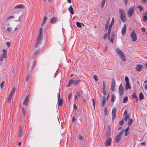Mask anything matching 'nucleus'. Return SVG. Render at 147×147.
<instances>
[{"label": "nucleus", "mask_w": 147, "mask_h": 147, "mask_svg": "<svg viewBox=\"0 0 147 147\" xmlns=\"http://www.w3.org/2000/svg\"><path fill=\"white\" fill-rule=\"evenodd\" d=\"M58 21V19L57 17H53L50 20V23L51 24H55Z\"/></svg>", "instance_id": "9b49d317"}, {"label": "nucleus", "mask_w": 147, "mask_h": 147, "mask_svg": "<svg viewBox=\"0 0 147 147\" xmlns=\"http://www.w3.org/2000/svg\"><path fill=\"white\" fill-rule=\"evenodd\" d=\"M106 1V0H102L101 3V6L102 8H103L104 6L105 3Z\"/></svg>", "instance_id": "473e14b6"}, {"label": "nucleus", "mask_w": 147, "mask_h": 147, "mask_svg": "<svg viewBox=\"0 0 147 147\" xmlns=\"http://www.w3.org/2000/svg\"><path fill=\"white\" fill-rule=\"evenodd\" d=\"M115 32L114 31L112 32L111 34V36L110 37V35L109 36V39L110 40L111 42L113 43V38L115 37Z\"/></svg>", "instance_id": "2eb2a0df"}, {"label": "nucleus", "mask_w": 147, "mask_h": 147, "mask_svg": "<svg viewBox=\"0 0 147 147\" xmlns=\"http://www.w3.org/2000/svg\"><path fill=\"white\" fill-rule=\"evenodd\" d=\"M116 99V96L114 93H113L112 94L111 99V102H114Z\"/></svg>", "instance_id": "5701e85b"}, {"label": "nucleus", "mask_w": 147, "mask_h": 147, "mask_svg": "<svg viewBox=\"0 0 147 147\" xmlns=\"http://www.w3.org/2000/svg\"><path fill=\"white\" fill-rule=\"evenodd\" d=\"M124 122L123 120L121 121L119 123V125L121 126H122L123 125Z\"/></svg>", "instance_id": "864d4df0"}, {"label": "nucleus", "mask_w": 147, "mask_h": 147, "mask_svg": "<svg viewBox=\"0 0 147 147\" xmlns=\"http://www.w3.org/2000/svg\"><path fill=\"white\" fill-rule=\"evenodd\" d=\"M109 23L107 22V23L105 25V31H107V30L108 28L109 27Z\"/></svg>", "instance_id": "58836bf2"}, {"label": "nucleus", "mask_w": 147, "mask_h": 147, "mask_svg": "<svg viewBox=\"0 0 147 147\" xmlns=\"http://www.w3.org/2000/svg\"><path fill=\"white\" fill-rule=\"evenodd\" d=\"M73 9V8L71 5H70L69 7L68 8V10L70 12V13L72 15L74 14Z\"/></svg>", "instance_id": "412c9836"}, {"label": "nucleus", "mask_w": 147, "mask_h": 147, "mask_svg": "<svg viewBox=\"0 0 147 147\" xmlns=\"http://www.w3.org/2000/svg\"><path fill=\"white\" fill-rule=\"evenodd\" d=\"M115 86H111V90L113 91H114V88H115Z\"/></svg>", "instance_id": "13d9d810"}, {"label": "nucleus", "mask_w": 147, "mask_h": 147, "mask_svg": "<svg viewBox=\"0 0 147 147\" xmlns=\"http://www.w3.org/2000/svg\"><path fill=\"white\" fill-rule=\"evenodd\" d=\"M126 24H124L121 30V34L122 35H123L126 32Z\"/></svg>", "instance_id": "a211bd4d"}, {"label": "nucleus", "mask_w": 147, "mask_h": 147, "mask_svg": "<svg viewBox=\"0 0 147 147\" xmlns=\"http://www.w3.org/2000/svg\"><path fill=\"white\" fill-rule=\"evenodd\" d=\"M81 81V80H74L72 79H70L69 81L67 86L69 87L72 85H73L75 86H76L80 84Z\"/></svg>", "instance_id": "7ed1b4c3"}, {"label": "nucleus", "mask_w": 147, "mask_h": 147, "mask_svg": "<svg viewBox=\"0 0 147 147\" xmlns=\"http://www.w3.org/2000/svg\"><path fill=\"white\" fill-rule=\"evenodd\" d=\"M124 129L122 130L119 133L118 135L116 136L115 142L117 143L119 142L121 138V135L123 133Z\"/></svg>", "instance_id": "20e7f679"}, {"label": "nucleus", "mask_w": 147, "mask_h": 147, "mask_svg": "<svg viewBox=\"0 0 147 147\" xmlns=\"http://www.w3.org/2000/svg\"><path fill=\"white\" fill-rule=\"evenodd\" d=\"M47 20V17L46 16H45L43 18L42 23L41 24V26H43L44 24L45 23Z\"/></svg>", "instance_id": "a878e982"}, {"label": "nucleus", "mask_w": 147, "mask_h": 147, "mask_svg": "<svg viewBox=\"0 0 147 147\" xmlns=\"http://www.w3.org/2000/svg\"><path fill=\"white\" fill-rule=\"evenodd\" d=\"M124 88L123 87L121 84L119 86V93L120 96H122L124 92Z\"/></svg>", "instance_id": "6e6552de"}, {"label": "nucleus", "mask_w": 147, "mask_h": 147, "mask_svg": "<svg viewBox=\"0 0 147 147\" xmlns=\"http://www.w3.org/2000/svg\"><path fill=\"white\" fill-rule=\"evenodd\" d=\"M35 64H36V62L35 61H34L32 63V68H33V67L34 66Z\"/></svg>", "instance_id": "0e129e2a"}, {"label": "nucleus", "mask_w": 147, "mask_h": 147, "mask_svg": "<svg viewBox=\"0 0 147 147\" xmlns=\"http://www.w3.org/2000/svg\"><path fill=\"white\" fill-rule=\"evenodd\" d=\"M128 101V97H125L123 98V103H125L127 102Z\"/></svg>", "instance_id": "7c9ffc66"}, {"label": "nucleus", "mask_w": 147, "mask_h": 147, "mask_svg": "<svg viewBox=\"0 0 147 147\" xmlns=\"http://www.w3.org/2000/svg\"><path fill=\"white\" fill-rule=\"evenodd\" d=\"M132 98H136L137 97L136 96V94L135 93H134L132 95Z\"/></svg>", "instance_id": "de8ad7c7"}, {"label": "nucleus", "mask_w": 147, "mask_h": 147, "mask_svg": "<svg viewBox=\"0 0 147 147\" xmlns=\"http://www.w3.org/2000/svg\"><path fill=\"white\" fill-rule=\"evenodd\" d=\"M143 67L142 65L141 64L138 65L135 67V70L138 72H140Z\"/></svg>", "instance_id": "dca6fc26"}, {"label": "nucleus", "mask_w": 147, "mask_h": 147, "mask_svg": "<svg viewBox=\"0 0 147 147\" xmlns=\"http://www.w3.org/2000/svg\"><path fill=\"white\" fill-rule=\"evenodd\" d=\"M93 77H94V80L96 81H98V76H97V75H94V76Z\"/></svg>", "instance_id": "a18cd8bd"}, {"label": "nucleus", "mask_w": 147, "mask_h": 147, "mask_svg": "<svg viewBox=\"0 0 147 147\" xmlns=\"http://www.w3.org/2000/svg\"><path fill=\"white\" fill-rule=\"evenodd\" d=\"M133 121V120L132 119H129L128 120L127 122V124L129 126H130L132 124Z\"/></svg>", "instance_id": "b1692460"}, {"label": "nucleus", "mask_w": 147, "mask_h": 147, "mask_svg": "<svg viewBox=\"0 0 147 147\" xmlns=\"http://www.w3.org/2000/svg\"><path fill=\"white\" fill-rule=\"evenodd\" d=\"M102 92L103 93L104 95H105L106 94V91L105 90V89H104V90H102Z\"/></svg>", "instance_id": "052dcab7"}, {"label": "nucleus", "mask_w": 147, "mask_h": 147, "mask_svg": "<svg viewBox=\"0 0 147 147\" xmlns=\"http://www.w3.org/2000/svg\"><path fill=\"white\" fill-rule=\"evenodd\" d=\"M6 58V56L1 55L0 56V61H2L3 60V58Z\"/></svg>", "instance_id": "2f4dec72"}, {"label": "nucleus", "mask_w": 147, "mask_h": 147, "mask_svg": "<svg viewBox=\"0 0 147 147\" xmlns=\"http://www.w3.org/2000/svg\"><path fill=\"white\" fill-rule=\"evenodd\" d=\"M11 45V43L10 42H6V45L7 47H9Z\"/></svg>", "instance_id": "5fc2aeb1"}, {"label": "nucleus", "mask_w": 147, "mask_h": 147, "mask_svg": "<svg viewBox=\"0 0 147 147\" xmlns=\"http://www.w3.org/2000/svg\"><path fill=\"white\" fill-rule=\"evenodd\" d=\"M7 50L3 49V54L2 55H3L7 56Z\"/></svg>", "instance_id": "c756f323"}, {"label": "nucleus", "mask_w": 147, "mask_h": 147, "mask_svg": "<svg viewBox=\"0 0 147 147\" xmlns=\"http://www.w3.org/2000/svg\"><path fill=\"white\" fill-rule=\"evenodd\" d=\"M135 9L133 6H132L127 11V14L129 17H131L134 12Z\"/></svg>", "instance_id": "423d86ee"}, {"label": "nucleus", "mask_w": 147, "mask_h": 147, "mask_svg": "<svg viewBox=\"0 0 147 147\" xmlns=\"http://www.w3.org/2000/svg\"><path fill=\"white\" fill-rule=\"evenodd\" d=\"M120 18L121 20L123 22H125L126 20V14L125 13H121Z\"/></svg>", "instance_id": "1a4fd4ad"}, {"label": "nucleus", "mask_w": 147, "mask_h": 147, "mask_svg": "<svg viewBox=\"0 0 147 147\" xmlns=\"http://www.w3.org/2000/svg\"><path fill=\"white\" fill-rule=\"evenodd\" d=\"M76 25H77V26L78 27V28H81V27H82V26H81V24L79 22H76Z\"/></svg>", "instance_id": "72a5a7b5"}, {"label": "nucleus", "mask_w": 147, "mask_h": 147, "mask_svg": "<svg viewBox=\"0 0 147 147\" xmlns=\"http://www.w3.org/2000/svg\"><path fill=\"white\" fill-rule=\"evenodd\" d=\"M104 113H105V116H106L108 114L107 113V107H106L104 109Z\"/></svg>", "instance_id": "ea45409f"}, {"label": "nucleus", "mask_w": 147, "mask_h": 147, "mask_svg": "<svg viewBox=\"0 0 147 147\" xmlns=\"http://www.w3.org/2000/svg\"><path fill=\"white\" fill-rule=\"evenodd\" d=\"M39 35L37 40V41L35 44L34 46L35 48H37L40 43L42 38V28H40L39 30Z\"/></svg>", "instance_id": "f257e3e1"}, {"label": "nucleus", "mask_w": 147, "mask_h": 147, "mask_svg": "<svg viewBox=\"0 0 147 147\" xmlns=\"http://www.w3.org/2000/svg\"><path fill=\"white\" fill-rule=\"evenodd\" d=\"M124 1L125 2V5H126L127 3L128 0H124Z\"/></svg>", "instance_id": "338daca9"}, {"label": "nucleus", "mask_w": 147, "mask_h": 147, "mask_svg": "<svg viewBox=\"0 0 147 147\" xmlns=\"http://www.w3.org/2000/svg\"><path fill=\"white\" fill-rule=\"evenodd\" d=\"M125 80L126 82V83H129V79L127 76L125 77Z\"/></svg>", "instance_id": "e433bc0d"}, {"label": "nucleus", "mask_w": 147, "mask_h": 147, "mask_svg": "<svg viewBox=\"0 0 147 147\" xmlns=\"http://www.w3.org/2000/svg\"><path fill=\"white\" fill-rule=\"evenodd\" d=\"M72 96L71 93H70L68 96V99L69 100H70L71 97Z\"/></svg>", "instance_id": "3c124183"}, {"label": "nucleus", "mask_w": 147, "mask_h": 147, "mask_svg": "<svg viewBox=\"0 0 147 147\" xmlns=\"http://www.w3.org/2000/svg\"><path fill=\"white\" fill-rule=\"evenodd\" d=\"M58 105L61 107L63 104V99L62 98H59V99H58Z\"/></svg>", "instance_id": "4be33fe9"}, {"label": "nucleus", "mask_w": 147, "mask_h": 147, "mask_svg": "<svg viewBox=\"0 0 147 147\" xmlns=\"http://www.w3.org/2000/svg\"><path fill=\"white\" fill-rule=\"evenodd\" d=\"M114 17H113L111 23L108 27V30L107 33L108 37V39H109V36L111 33V29L114 23Z\"/></svg>", "instance_id": "39448f33"}, {"label": "nucleus", "mask_w": 147, "mask_h": 147, "mask_svg": "<svg viewBox=\"0 0 147 147\" xmlns=\"http://www.w3.org/2000/svg\"><path fill=\"white\" fill-rule=\"evenodd\" d=\"M22 109L23 111L24 116V117H25L26 115V111L23 107H22Z\"/></svg>", "instance_id": "37998d69"}, {"label": "nucleus", "mask_w": 147, "mask_h": 147, "mask_svg": "<svg viewBox=\"0 0 147 147\" xmlns=\"http://www.w3.org/2000/svg\"><path fill=\"white\" fill-rule=\"evenodd\" d=\"M7 31L8 32H11L12 31V29L11 28L9 27L7 29Z\"/></svg>", "instance_id": "49530a36"}, {"label": "nucleus", "mask_w": 147, "mask_h": 147, "mask_svg": "<svg viewBox=\"0 0 147 147\" xmlns=\"http://www.w3.org/2000/svg\"><path fill=\"white\" fill-rule=\"evenodd\" d=\"M4 84V82L3 81L1 83L0 85V87L1 88V89H2L3 88Z\"/></svg>", "instance_id": "8fccbe9b"}, {"label": "nucleus", "mask_w": 147, "mask_h": 147, "mask_svg": "<svg viewBox=\"0 0 147 147\" xmlns=\"http://www.w3.org/2000/svg\"><path fill=\"white\" fill-rule=\"evenodd\" d=\"M15 88H13L12 89L11 92L9 93V96H8V102L9 103L10 102V100L11 97V96L14 92H15Z\"/></svg>", "instance_id": "ddd939ff"}, {"label": "nucleus", "mask_w": 147, "mask_h": 147, "mask_svg": "<svg viewBox=\"0 0 147 147\" xmlns=\"http://www.w3.org/2000/svg\"><path fill=\"white\" fill-rule=\"evenodd\" d=\"M141 32L143 33L145 32L146 31L145 28L142 27L141 28Z\"/></svg>", "instance_id": "09e8293b"}, {"label": "nucleus", "mask_w": 147, "mask_h": 147, "mask_svg": "<svg viewBox=\"0 0 147 147\" xmlns=\"http://www.w3.org/2000/svg\"><path fill=\"white\" fill-rule=\"evenodd\" d=\"M24 8V6L23 4L16 5L14 7L15 9H22Z\"/></svg>", "instance_id": "6ab92c4d"}, {"label": "nucleus", "mask_w": 147, "mask_h": 147, "mask_svg": "<svg viewBox=\"0 0 147 147\" xmlns=\"http://www.w3.org/2000/svg\"><path fill=\"white\" fill-rule=\"evenodd\" d=\"M111 84L112 86H115V81L114 79H113L112 80Z\"/></svg>", "instance_id": "4c0bfd02"}, {"label": "nucleus", "mask_w": 147, "mask_h": 147, "mask_svg": "<svg viewBox=\"0 0 147 147\" xmlns=\"http://www.w3.org/2000/svg\"><path fill=\"white\" fill-rule=\"evenodd\" d=\"M129 88H130V86L129 85V83H126L125 85V89L126 90H127Z\"/></svg>", "instance_id": "bb28decb"}, {"label": "nucleus", "mask_w": 147, "mask_h": 147, "mask_svg": "<svg viewBox=\"0 0 147 147\" xmlns=\"http://www.w3.org/2000/svg\"><path fill=\"white\" fill-rule=\"evenodd\" d=\"M143 20L144 22L147 21V16H143Z\"/></svg>", "instance_id": "79ce46f5"}, {"label": "nucleus", "mask_w": 147, "mask_h": 147, "mask_svg": "<svg viewBox=\"0 0 147 147\" xmlns=\"http://www.w3.org/2000/svg\"><path fill=\"white\" fill-rule=\"evenodd\" d=\"M111 138L110 137L108 138L105 142V146H109L111 144Z\"/></svg>", "instance_id": "f8f14e48"}, {"label": "nucleus", "mask_w": 147, "mask_h": 147, "mask_svg": "<svg viewBox=\"0 0 147 147\" xmlns=\"http://www.w3.org/2000/svg\"><path fill=\"white\" fill-rule=\"evenodd\" d=\"M78 138L79 139H80V140H82L83 139V137H82V136L81 135H78Z\"/></svg>", "instance_id": "4d7b16f0"}, {"label": "nucleus", "mask_w": 147, "mask_h": 147, "mask_svg": "<svg viewBox=\"0 0 147 147\" xmlns=\"http://www.w3.org/2000/svg\"><path fill=\"white\" fill-rule=\"evenodd\" d=\"M129 129V127H128L126 129H125V132H124V135L125 136H128L129 134V133L128 132V131Z\"/></svg>", "instance_id": "393cba45"}, {"label": "nucleus", "mask_w": 147, "mask_h": 147, "mask_svg": "<svg viewBox=\"0 0 147 147\" xmlns=\"http://www.w3.org/2000/svg\"><path fill=\"white\" fill-rule=\"evenodd\" d=\"M92 101L93 104V106L94 108H95V105H94V98L92 99Z\"/></svg>", "instance_id": "69168bd1"}, {"label": "nucleus", "mask_w": 147, "mask_h": 147, "mask_svg": "<svg viewBox=\"0 0 147 147\" xmlns=\"http://www.w3.org/2000/svg\"><path fill=\"white\" fill-rule=\"evenodd\" d=\"M83 91L81 89L78 90L76 92V94L79 98L81 97Z\"/></svg>", "instance_id": "f3484780"}, {"label": "nucleus", "mask_w": 147, "mask_h": 147, "mask_svg": "<svg viewBox=\"0 0 147 147\" xmlns=\"http://www.w3.org/2000/svg\"><path fill=\"white\" fill-rule=\"evenodd\" d=\"M130 36L133 41H135L136 40L137 36L134 31L133 30L131 32L130 34Z\"/></svg>", "instance_id": "0eeeda50"}, {"label": "nucleus", "mask_w": 147, "mask_h": 147, "mask_svg": "<svg viewBox=\"0 0 147 147\" xmlns=\"http://www.w3.org/2000/svg\"><path fill=\"white\" fill-rule=\"evenodd\" d=\"M105 84L104 82L103 81L102 82V90H104L105 89Z\"/></svg>", "instance_id": "603ef678"}, {"label": "nucleus", "mask_w": 147, "mask_h": 147, "mask_svg": "<svg viewBox=\"0 0 147 147\" xmlns=\"http://www.w3.org/2000/svg\"><path fill=\"white\" fill-rule=\"evenodd\" d=\"M73 107L75 110H76L77 109V107L76 104L74 103V104Z\"/></svg>", "instance_id": "bf43d9fd"}, {"label": "nucleus", "mask_w": 147, "mask_h": 147, "mask_svg": "<svg viewBox=\"0 0 147 147\" xmlns=\"http://www.w3.org/2000/svg\"><path fill=\"white\" fill-rule=\"evenodd\" d=\"M107 132H111V127L110 125H109L107 126Z\"/></svg>", "instance_id": "c9c22d12"}, {"label": "nucleus", "mask_w": 147, "mask_h": 147, "mask_svg": "<svg viewBox=\"0 0 147 147\" xmlns=\"http://www.w3.org/2000/svg\"><path fill=\"white\" fill-rule=\"evenodd\" d=\"M76 118L75 116H74L72 118V121L73 122L75 121Z\"/></svg>", "instance_id": "680f3d73"}, {"label": "nucleus", "mask_w": 147, "mask_h": 147, "mask_svg": "<svg viewBox=\"0 0 147 147\" xmlns=\"http://www.w3.org/2000/svg\"><path fill=\"white\" fill-rule=\"evenodd\" d=\"M109 94H108L106 98V99L107 101H108V100L109 98Z\"/></svg>", "instance_id": "774afa93"}, {"label": "nucleus", "mask_w": 147, "mask_h": 147, "mask_svg": "<svg viewBox=\"0 0 147 147\" xmlns=\"http://www.w3.org/2000/svg\"><path fill=\"white\" fill-rule=\"evenodd\" d=\"M138 9L140 11H142V7L141 6L139 5L138 6Z\"/></svg>", "instance_id": "c03bdc74"}, {"label": "nucleus", "mask_w": 147, "mask_h": 147, "mask_svg": "<svg viewBox=\"0 0 147 147\" xmlns=\"http://www.w3.org/2000/svg\"><path fill=\"white\" fill-rule=\"evenodd\" d=\"M119 11L121 13H125L124 9H119Z\"/></svg>", "instance_id": "a19ab883"}, {"label": "nucleus", "mask_w": 147, "mask_h": 147, "mask_svg": "<svg viewBox=\"0 0 147 147\" xmlns=\"http://www.w3.org/2000/svg\"><path fill=\"white\" fill-rule=\"evenodd\" d=\"M30 96L29 95H27L26 97L23 102V104L27 106L28 105V103L29 100Z\"/></svg>", "instance_id": "4468645a"}, {"label": "nucleus", "mask_w": 147, "mask_h": 147, "mask_svg": "<svg viewBox=\"0 0 147 147\" xmlns=\"http://www.w3.org/2000/svg\"><path fill=\"white\" fill-rule=\"evenodd\" d=\"M40 49H39L36 51L34 53L35 54H37L39 53L40 52Z\"/></svg>", "instance_id": "6e6d98bb"}, {"label": "nucleus", "mask_w": 147, "mask_h": 147, "mask_svg": "<svg viewBox=\"0 0 147 147\" xmlns=\"http://www.w3.org/2000/svg\"><path fill=\"white\" fill-rule=\"evenodd\" d=\"M116 51L118 56L121 60L123 61H126L125 56L123 53L119 48L116 49Z\"/></svg>", "instance_id": "f03ea898"}, {"label": "nucleus", "mask_w": 147, "mask_h": 147, "mask_svg": "<svg viewBox=\"0 0 147 147\" xmlns=\"http://www.w3.org/2000/svg\"><path fill=\"white\" fill-rule=\"evenodd\" d=\"M23 134V129L21 126H20L18 136L19 137H22Z\"/></svg>", "instance_id": "aec40b11"}, {"label": "nucleus", "mask_w": 147, "mask_h": 147, "mask_svg": "<svg viewBox=\"0 0 147 147\" xmlns=\"http://www.w3.org/2000/svg\"><path fill=\"white\" fill-rule=\"evenodd\" d=\"M14 17L13 16H10L8 17V18L7 19V20H9V19L14 18Z\"/></svg>", "instance_id": "e2e57ef3"}, {"label": "nucleus", "mask_w": 147, "mask_h": 147, "mask_svg": "<svg viewBox=\"0 0 147 147\" xmlns=\"http://www.w3.org/2000/svg\"><path fill=\"white\" fill-rule=\"evenodd\" d=\"M144 98V96L142 92H140L139 94V100H141Z\"/></svg>", "instance_id": "c85d7f7f"}, {"label": "nucleus", "mask_w": 147, "mask_h": 147, "mask_svg": "<svg viewBox=\"0 0 147 147\" xmlns=\"http://www.w3.org/2000/svg\"><path fill=\"white\" fill-rule=\"evenodd\" d=\"M105 97H103V100L102 102L101 105L102 107H103L105 104Z\"/></svg>", "instance_id": "cd10ccee"}, {"label": "nucleus", "mask_w": 147, "mask_h": 147, "mask_svg": "<svg viewBox=\"0 0 147 147\" xmlns=\"http://www.w3.org/2000/svg\"><path fill=\"white\" fill-rule=\"evenodd\" d=\"M117 111V109L115 107H114L112 111V120H114L116 118V113Z\"/></svg>", "instance_id": "9d476101"}, {"label": "nucleus", "mask_w": 147, "mask_h": 147, "mask_svg": "<svg viewBox=\"0 0 147 147\" xmlns=\"http://www.w3.org/2000/svg\"><path fill=\"white\" fill-rule=\"evenodd\" d=\"M129 115H127L124 118L123 120L125 121H126L127 119L129 118Z\"/></svg>", "instance_id": "f704fd0d"}]
</instances>
